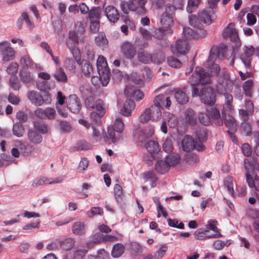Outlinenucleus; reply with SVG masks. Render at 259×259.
Segmentation results:
<instances>
[{
    "mask_svg": "<svg viewBox=\"0 0 259 259\" xmlns=\"http://www.w3.org/2000/svg\"><path fill=\"white\" fill-rule=\"evenodd\" d=\"M147 0H129L125 3L121 2L120 8L124 14H127L130 10L137 11L140 15H144L146 13L145 5Z\"/></svg>",
    "mask_w": 259,
    "mask_h": 259,
    "instance_id": "f257e3e1",
    "label": "nucleus"
},
{
    "mask_svg": "<svg viewBox=\"0 0 259 259\" xmlns=\"http://www.w3.org/2000/svg\"><path fill=\"white\" fill-rule=\"evenodd\" d=\"M189 83L192 86H195L199 83L208 84L211 82L210 75L200 67H196L195 71L190 77Z\"/></svg>",
    "mask_w": 259,
    "mask_h": 259,
    "instance_id": "f03ea898",
    "label": "nucleus"
},
{
    "mask_svg": "<svg viewBox=\"0 0 259 259\" xmlns=\"http://www.w3.org/2000/svg\"><path fill=\"white\" fill-rule=\"evenodd\" d=\"M97 67L100 80L103 86H106L110 79V72L106 58L99 56L97 61Z\"/></svg>",
    "mask_w": 259,
    "mask_h": 259,
    "instance_id": "7ed1b4c3",
    "label": "nucleus"
},
{
    "mask_svg": "<svg viewBox=\"0 0 259 259\" xmlns=\"http://www.w3.org/2000/svg\"><path fill=\"white\" fill-rule=\"evenodd\" d=\"M164 101V98L163 95H159L154 98V104L148 108L149 110L150 115H151L152 120L157 121L161 117L160 108L162 107V103Z\"/></svg>",
    "mask_w": 259,
    "mask_h": 259,
    "instance_id": "20e7f679",
    "label": "nucleus"
},
{
    "mask_svg": "<svg viewBox=\"0 0 259 259\" xmlns=\"http://www.w3.org/2000/svg\"><path fill=\"white\" fill-rule=\"evenodd\" d=\"M189 44L186 39H178L175 44L171 45V53L178 57L186 54L189 51Z\"/></svg>",
    "mask_w": 259,
    "mask_h": 259,
    "instance_id": "39448f33",
    "label": "nucleus"
},
{
    "mask_svg": "<svg viewBox=\"0 0 259 259\" xmlns=\"http://www.w3.org/2000/svg\"><path fill=\"white\" fill-rule=\"evenodd\" d=\"M217 51L216 49H211L209 56L204 64V66L209 69L211 75H217L220 70L219 65L214 63L217 58L215 53Z\"/></svg>",
    "mask_w": 259,
    "mask_h": 259,
    "instance_id": "423d86ee",
    "label": "nucleus"
},
{
    "mask_svg": "<svg viewBox=\"0 0 259 259\" xmlns=\"http://www.w3.org/2000/svg\"><path fill=\"white\" fill-rule=\"evenodd\" d=\"M200 99L206 105L214 104L216 100L214 90L209 87L202 88L201 90Z\"/></svg>",
    "mask_w": 259,
    "mask_h": 259,
    "instance_id": "0eeeda50",
    "label": "nucleus"
},
{
    "mask_svg": "<svg viewBox=\"0 0 259 259\" xmlns=\"http://www.w3.org/2000/svg\"><path fill=\"white\" fill-rule=\"evenodd\" d=\"M243 52L241 54L240 58L246 68H250L252 57L255 53V48L252 46H244L242 48Z\"/></svg>",
    "mask_w": 259,
    "mask_h": 259,
    "instance_id": "6e6552de",
    "label": "nucleus"
},
{
    "mask_svg": "<svg viewBox=\"0 0 259 259\" xmlns=\"http://www.w3.org/2000/svg\"><path fill=\"white\" fill-rule=\"evenodd\" d=\"M198 16L204 24L209 25L216 18L213 8L208 7L199 12Z\"/></svg>",
    "mask_w": 259,
    "mask_h": 259,
    "instance_id": "1a4fd4ad",
    "label": "nucleus"
},
{
    "mask_svg": "<svg viewBox=\"0 0 259 259\" xmlns=\"http://www.w3.org/2000/svg\"><path fill=\"white\" fill-rule=\"evenodd\" d=\"M233 88V83L228 78L222 77L220 78L217 85L216 90L219 94H223L226 92H231Z\"/></svg>",
    "mask_w": 259,
    "mask_h": 259,
    "instance_id": "9d476101",
    "label": "nucleus"
},
{
    "mask_svg": "<svg viewBox=\"0 0 259 259\" xmlns=\"http://www.w3.org/2000/svg\"><path fill=\"white\" fill-rule=\"evenodd\" d=\"M222 35L224 38H229L231 41L236 44L240 42L238 32L235 28L234 24L232 23H229L228 26L225 28Z\"/></svg>",
    "mask_w": 259,
    "mask_h": 259,
    "instance_id": "9b49d317",
    "label": "nucleus"
},
{
    "mask_svg": "<svg viewBox=\"0 0 259 259\" xmlns=\"http://www.w3.org/2000/svg\"><path fill=\"white\" fill-rule=\"evenodd\" d=\"M173 157L167 156L165 160H158L155 164V168L156 171L161 174L166 173L169 170L170 164H174L172 162Z\"/></svg>",
    "mask_w": 259,
    "mask_h": 259,
    "instance_id": "f8f14e48",
    "label": "nucleus"
},
{
    "mask_svg": "<svg viewBox=\"0 0 259 259\" xmlns=\"http://www.w3.org/2000/svg\"><path fill=\"white\" fill-rule=\"evenodd\" d=\"M121 52L124 57L127 59H133L137 54L136 49L134 45L127 41H124L121 45Z\"/></svg>",
    "mask_w": 259,
    "mask_h": 259,
    "instance_id": "ddd939ff",
    "label": "nucleus"
},
{
    "mask_svg": "<svg viewBox=\"0 0 259 259\" xmlns=\"http://www.w3.org/2000/svg\"><path fill=\"white\" fill-rule=\"evenodd\" d=\"M84 104L88 109L90 110L96 109L97 111H103V107L105 106L103 100L99 99L95 101V98L92 96L85 99Z\"/></svg>",
    "mask_w": 259,
    "mask_h": 259,
    "instance_id": "4468645a",
    "label": "nucleus"
},
{
    "mask_svg": "<svg viewBox=\"0 0 259 259\" xmlns=\"http://www.w3.org/2000/svg\"><path fill=\"white\" fill-rule=\"evenodd\" d=\"M35 116L40 119H53L55 117L56 111L54 108L48 107L45 109L37 108L34 112Z\"/></svg>",
    "mask_w": 259,
    "mask_h": 259,
    "instance_id": "2eb2a0df",
    "label": "nucleus"
},
{
    "mask_svg": "<svg viewBox=\"0 0 259 259\" xmlns=\"http://www.w3.org/2000/svg\"><path fill=\"white\" fill-rule=\"evenodd\" d=\"M68 108L73 113H77L81 109L79 99L75 95H70L68 101Z\"/></svg>",
    "mask_w": 259,
    "mask_h": 259,
    "instance_id": "dca6fc26",
    "label": "nucleus"
},
{
    "mask_svg": "<svg viewBox=\"0 0 259 259\" xmlns=\"http://www.w3.org/2000/svg\"><path fill=\"white\" fill-rule=\"evenodd\" d=\"M104 13L110 22L115 23L119 19L120 15L118 10L113 6H108L106 7L105 9Z\"/></svg>",
    "mask_w": 259,
    "mask_h": 259,
    "instance_id": "f3484780",
    "label": "nucleus"
},
{
    "mask_svg": "<svg viewBox=\"0 0 259 259\" xmlns=\"http://www.w3.org/2000/svg\"><path fill=\"white\" fill-rule=\"evenodd\" d=\"M62 180L60 178L48 179L42 177L37 178L33 181L32 186L33 187H38L45 184H56L60 183Z\"/></svg>",
    "mask_w": 259,
    "mask_h": 259,
    "instance_id": "a211bd4d",
    "label": "nucleus"
},
{
    "mask_svg": "<svg viewBox=\"0 0 259 259\" xmlns=\"http://www.w3.org/2000/svg\"><path fill=\"white\" fill-rule=\"evenodd\" d=\"M211 49H216L217 51L215 53L217 58H223L226 59H229L232 58L234 54V49L232 48H229L226 46L218 48V47H213Z\"/></svg>",
    "mask_w": 259,
    "mask_h": 259,
    "instance_id": "6ab92c4d",
    "label": "nucleus"
},
{
    "mask_svg": "<svg viewBox=\"0 0 259 259\" xmlns=\"http://www.w3.org/2000/svg\"><path fill=\"white\" fill-rule=\"evenodd\" d=\"M181 145L182 149L184 151L189 152L195 149V141L191 136L186 135L182 141Z\"/></svg>",
    "mask_w": 259,
    "mask_h": 259,
    "instance_id": "aec40b11",
    "label": "nucleus"
},
{
    "mask_svg": "<svg viewBox=\"0 0 259 259\" xmlns=\"http://www.w3.org/2000/svg\"><path fill=\"white\" fill-rule=\"evenodd\" d=\"M27 97L31 103L36 106H40L45 102L42 96L36 91H31L28 92Z\"/></svg>",
    "mask_w": 259,
    "mask_h": 259,
    "instance_id": "412c9836",
    "label": "nucleus"
},
{
    "mask_svg": "<svg viewBox=\"0 0 259 259\" xmlns=\"http://www.w3.org/2000/svg\"><path fill=\"white\" fill-rule=\"evenodd\" d=\"M246 181L249 188L255 191H259V177L255 174L245 176Z\"/></svg>",
    "mask_w": 259,
    "mask_h": 259,
    "instance_id": "4be33fe9",
    "label": "nucleus"
},
{
    "mask_svg": "<svg viewBox=\"0 0 259 259\" xmlns=\"http://www.w3.org/2000/svg\"><path fill=\"white\" fill-rule=\"evenodd\" d=\"M107 132L108 136L106 135L103 136L106 142H109V140L111 139L113 143H115L121 137L120 133H116V130L113 126L109 127Z\"/></svg>",
    "mask_w": 259,
    "mask_h": 259,
    "instance_id": "5701e85b",
    "label": "nucleus"
},
{
    "mask_svg": "<svg viewBox=\"0 0 259 259\" xmlns=\"http://www.w3.org/2000/svg\"><path fill=\"white\" fill-rule=\"evenodd\" d=\"M184 119L188 124L195 125L197 123V118L194 110L191 108L186 109L184 112Z\"/></svg>",
    "mask_w": 259,
    "mask_h": 259,
    "instance_id": "b1692460",
    "label": "nucleus"
},
{
    "mask_svg": "<svg viewBox=\"0 0 259 259\" xmlns=\"http://www.w3.org/2000/svg\"><path fill=\"white\" fill-rule=\"evenodd\" d=\"M135 103L133 100H126L123 104V108L121 109V113L125 116H129L131 112L135 108Z\"/></svg>",
    "mask_w": 259,
    "mask_h": 259,
    "instance_id": "393cba45",
    "label": "nucleus"
},
{
    "mask_svg": "<svg viewBox=\"0 0 259 259\" xmlns=\"http://www.w3.org/2000/svg\"><path fill=\"white\" fill-rule=\"evenodd\" d=\"M207 112L210 118H211L215 124L221 126L223 124V120L221 117L220 111L215 108H211Z\"/></svg>",
    "mask_w": 259,
    "mask_h": 259,
    "instance_id": "a878e982",
    "label": "nucleus"
},
{
    "mask_svg": "<svg viewBox=\"0 0 259 259\" xmlns=\"http://www.w3.org/2000/svg\"><path fill=\"white\" fill-rule=\"evenodd\" d=\"M19 77L20 80L25 84H28L33 81V77L30 72L24 68L21 69L19 71Z\"/></svg>",
    "mask_w": 259,
    "mask_h": 259,
    "instance_id": "bb28decb",
    "label": "nucleus"
},
{
    "mask_svg": "<svg viewBox=\"0 0 259 259\" xmlns=\"http://www.w3.org/2000/svg\"><path fill=\"white\" fill-rule=\"evenodd\" d=\"M27 136L30 141L33 144H38L42 142V136L40 133L37 132L35 130H28L27 132Z\"/></svg>",
    "mask_w": 259,
    "mask_h": 259,
    "instance_id": "cd10ccee",
    "label": "nucleus"
},
{
    "mask_svg": "<svg viewBox=\"0 0 259 259\" xmlns=\"http://www.w3.org/2000/svg\"><path fill=\"white\" fill-rule=\"evenodd\" d=\"M145 147L148 152L152 155L157 153L160 151L158 143L154 140L148 141L145 144Z\"/></svg>",
    "mask_w": 259,
    "mask_h": 259,
    "instance_id": "c85d7f7f",
    "label": "nucleus"
},
{
    "mask_svg": "<svg viewBox=\"0 0 259 259\" xmlns=\"http://www.w3.org/2000/svg\"><path fill=\"white\" fill-rule=\"evenodd\" d=\"M83 37L79 38L75 31H70L69 33L68 39L66 42L67 48H72V46H76L79 40L81 41Z\"/></svg>",
    "mask_w": 259,
    "mask_h": 259,
    "instance_id": "c756f323",
    "label": "nucleus"
},
{
    "mask_svg": "<svg viewBox=\"0 0 259 259\" xmlns=\"http://www.w3.org/2000/svg\"><path fill=\"white\" fill-rule=\"evenodd\" d=\"M138 133V140L139 142L143 143L144 142L145 139H147L151 137L154 133V130L153 128H150L148 130L147 129L140 130L137 131Z\"/></svg>",
    "mask_w": 259,
    "mask_h": 259,
    "instance_id": "7c9ffc66",
    "label": "nucleus"
},
{
    "mask_svg": "<svg viewBox=\"0 0 259 259\" xmlns=\"http://www.w3.org/2000/svg\"><path fill=\"white\" fill-rule=\"evenodd\" d=\"M53 76L58 82L65 83L68 81L67 76L61 67L56 70Z\"/></svg>",
    "mask_w": 259,
    "mask_h": 259,
    "instance_id": "2f4dec72",
    "label": "nucleus"
},
{
    "mask_svg": "<svg viewBox=\"0 0 259 259\" xmlns=\"http://www.w3.org/2000/svg\"><path fill=\"white\" fill-rule=\"evenodd\" d=\"M3 60L8 62L13 60L15 57V51L12 48L6 47L2 51Z\"/></svg>",
    "mask_w": 259,
    "mask_h": 259,
    "instance_id": "473e14b6",
    "label": "nucleus"
},
{
    "mask_svg": "<svg viewBox=\"0 0 259 259\" xmlns=\"http://www.w3.org/2000/svg\"><path fill=\"white\" fill-rule=\"evenodd\" d=\"M224 120L225 124L228 128V131H236V121L232 115L225 116Z\"/></svg>",
    "mask_w": 259,
    "mask_h": 259,
    "instance_id": "72a5a7b5",
    "label": "nucleus"
},
{
    "mask_svg": "<svg viewBox=\"0 0 259 259\" xmlns=\"http://www.w3.org/2000/svg\"><path fill=\"white\" fill-rule=\"evenodd\" d=\"M73 234L77 235H82L85 233L84 225L82 222H76L74 223L72 227Z\"/></svg>",
    "mask_w": 259,
    "mask_h": 259,
    "instance_id": "f704fd0d",
    "label": "nucleus"
},
{
    "mask_svg": "<svg viewBox=\"0 0 259 259\" xmlns=\"http://www.w3.org/2000/svg\"><path fill=\"white\" fill-rule=\"evenodd\" d=\"M189 23L191 26L198 29H202L203 26V22L198 16L195 15H191L189 17Z\"/></svg>",
    "mask_w": 259,
    "mask_h": 259,
    "instance_id": "c9c22d12",
    "label": "nucleus"
},
{
    "mask_svg": "<svg viewBox=\"0 0 259 259\" xmlns=\"http://www.w3.org/2000/svg\"><path fill=\"white\" fill-rule=\"evenodd\" d=\"M124 250V246L122 243H116L113 246L111 255L113 257H119L123 253Z\"/></svg>",
    "mask_w": 259,
    "mask_h": 259,
    "instance_id": "e433bc0d",
    "label": "nucleus"
},
{
    "mask_svg": "<svg viewBox=\"0 0 259 259\" xmlns=\"http://www.w3.org/2000/svg\"><path fill=\"white\" fill-rule=\"evenodd\" d=\"M161 27L165 29H170V27L173 23V17L162 14L160 19Z\"/></svg>",
    "mask_w": 259,
    "mask_h": 259,
    "instance_id": "4c0bfd02",
    "label": "nucleus"
},
{
    "mask_svg": "<svg viewBox=\"0 0 259 259\" xmlns=\"http://www.w3.org/2000/svg\"><path fill=\"white\" fill-rule=\"evenodd\" d=\"M82 71L87 77H90L93 73V68L92 64L87 61L83 60L81 63Z\"/></svg>",
    "mask_w": 259,
    "mask_h": 259,
    "instance_id": "58836bf2",
    "label": "nucleus"
},
{
    "mask_svg": "<svg viewBox=\"0 0 259 259\" xmlns=\"http://www.w3.org/2000/svg\"><path fill=\"white\" fill-rule=\"evenodd\" d=\"M103 111H98L99 113H96L95 112H92L91 114V118L92 121L97 125H100L102 122L101 117L104 115L105 113V107H103Z\"/></svg>",
    "mask_w": 259,
    "mask_h": 259,
    "instance_id": "ea45409f",
    "label": "nucleus"
},
{
    "mask_svg": "<svg viewBox=\"0 0 259 259\" xmlns=\"http://www.w3.org/2000/svg\"><path fill=\"white\" fill-rule=\"evenodd\" d=\"M13 134L17 137H21L25 133V128L20 122L15 123L12 128Z\"/></svg>",
    "mask_w": 259,
    "mask_h": 259,
    "instance_id": "a19ab883",
    "label": "nucleus"
},
{
    "mask_svg": "<svg viewBox=\"0 0 259 259\" xmlns=\"http://www.w3.org/2000/svg\"><path fill=\"white\" fill-rule=\"evenodd\" d=\"M138 58L139 61L142 63L147 64L152 61L153 57L150 53L142 51L138 52Z\"/></svg>",
    "mask_w": 259,
    "mask_h": 259,
    "instance_id": "79ce46f5",
    "label": "nucleus"
},
{
    "mask_svg": "<svg viewBox=\"0 0 259 259\" xmlns=\"http://www.w3.org/2000/svg\"><path fill=\"white\" fill-rule=\"evenodd\" d=\"M224 185L225 188L227 189L228 193L232 196H234V188H233V178L230 176H228L224 179Z\"/></svg>",
    "mask_w": 259,
    "mask_h": 259,
    "instance_id": "37998d69",
    "label": "nucleus"
},
{
    "mask_svg": "<svg viewBox=\"0 0 259 259\" xmlns=\"http://www.w3.org/2000/svg\"><path fill=\"white\" fill-rule=\"evenodd\" d=\"M177 101L180 104H186L188 102V98L185 93L182 90H178L175 93Z\"/></svg>",
    "mask_w": 259,
    "mask_h": 259,
    "instance_id": "c03bdc74",
    "label": "nucleus"
},
{
    "mask_svg": "<svg viewBox=\"0 0 259 259\" xmlns=\"http://www.w3.org/2000/svg\"><path fill=\"white\" fill-rule=\"evenodd\" d=\"M253 80L248 79L245 81L242 84V89L246 96L249 97L252 94V88L253 87Z\"/></svg>",
    "mask_w": 259,
    "mask_h": 259,
    "instance_id": "a18cd8bd",
    "label": "nucleus"
},
{
    "mask_svg": "<svg viewBox=\"0 0 259 259\" xmlns=\"http://www.w3.org/2000/svg\"><path fill=\"white\" fill-rule=\"evenodd\" d=\"M168 65L172 68H180L182 67V63L179 59L174 56H169L167 58Z\"/></svg>",
    "mask_w": 259,
    "mask_h": 259,
    "instance_id": "49530a36",
    "label": "nucleus"
},
{
    "mask_svg": "<svg viewBox=\"0 0 259 259\" xmlns=\"http://www.w3.org/2000/svg\"><path fill=\"white\" fill-rule=\"evenodd\" d=\"M20 64L22 65V68H25L26 67H32L34 64L33 60L30 58V56L28 55L24 56L21 58L20 61Z\"/></svg>",
    "mask_w": 259,
    "mask_h": 259,
    "instance_id": "de8ad7c7",
    "label": "nucleus"
},
{
    "mask_svg": "<svg viewBox=\"0 0 259 259\" xmlns=\"http://www.w3.org/2000/svg\"><path fill=\"white\" fill-rule=\"evenodd\" d=\"M89 18L90 21L99 20L100 10L99 7H95L89 12Z\"/></svg>",
    "mask_w": 259,
    "mask_h": 259,
    "instance_id": "09e8293b",
    "label": "nucleus"
},
{
    "mask_svg": "<svg viewBox=\"0 0 259 259\" xmlns=\"http://www.w3.org/2000/svg\"><path fill=\"white\" fill-rule=\"evenodd\" d=\"M201 0H188L187 6V11L189 13H192L195 11L198 7Z\"/></svg>",
    "mask_w": 259,
    "mask_h": 259,
    "instance_id": "8fccbe9b",
    "label": "nucleus"
},
{
    "mask_svg": "<svg viewBox=\"0 0 259 259\" xmlns=\"http://www.w3.org/2000/svg\"><path fill=\"white\" fill-rule=\"evenodd\" d=\"M256 160H253L251 162L248 159L245 158L244 160V166L245 169V176L251 174V172L255 168L254 163H255Z\"/></svg>",
    "mask_w": 259,
    "mask_h": 259,
    "instance_id": "3c124183",
    "label": "nucleus"
},
{
    "mask_svg": "<svg viewBox=\"0 0 259 259\" xmlns=\"http://www.w3.org/2000/svg\"><path fill=\"white\" fill-rule=\"evenodd\" d=\"M75 243V241L70 238H67L62 241L61 244V247L65 250H69L72 249Z\"/></svg>",
    "mask_w": 259,
    "mask_h": 259,
    "instance_id": "603ef678",
    "label": "nucleus"
},
{
    "mask_svg": "<svg viewBox=\"0 0 259 259\" xmlns=\"http://www.w3.org/2000/svg\"><path fill=\"white\" fill-rule=\"evenodd\" d=\"M10 87L15 91H18L21 88L20 83L16 75H12L9 80Z\"/></svg>",
    "mask_w": 259,
    "mask_h": 259,
    "instance_id": "864d4df0",
    "label": "nucleus"
},
{
    "mask_svg": "<svg viewBox=\"0 0 259 259\" xmlns=\"http://www.w3.org/2000/svg\"><path fill=\"white\" fill-rule=\"evenodd\" d=\"M171 33V30L170 29H165L163 27H160L155 31L154 37L157 39H161L164 34Z\"/></svg>",
    "mask_w": 259,
    "mask_h": 259,
    "instance_id": "5fc2aeb1",
    "label": "nucleus"
},
{
    "mask_svg": "<svg viewBox=\"0 0 259 259\" xmlns=\"http://www.w3.org/2000/svg\"><path fill=\"white\" fill-rule=\"evenodd\" d=\"M167 121L168 125L171 128H175L178 123L177 117L172 114L168 113L167 115Z\"/></svg>",
    "mask_w": 259,
    "mask_h": 259,
    "instance_id": "6e6d98bb",
    "label": "nucleus"
},
{
    "mask_svg": "<svg viewBox=\"0 0 259 259\" xmlns=\"http://www.w3.org/2000/svg\"><path fill=\"white\" fill-rule=\"evenodd\" d=\"M96 44L101 47H106L108 44V40L103 34H99L95 38Z\"/></svg>",
    "mask_w": 259,
    "mask_h": 259,
    "instance_id": "4d7b16f0",
    "label": "nucleus"
},
{
    "mask_svg": "<svg viewBox=\"0 0 259 259\" xmlns=\"http://www.w3.org/2000/svg\"><path fill=\"white\" fill-rule=\"evenodd\" d=\"M240 128L242 132H243L246 136H249L252 134L251 124L250 122L244 121L241 123Z\"/></svg>",
    "mask_w": 259,
    "mask_h": 259,
    "instance_id": "13d9d810",
    "label": "nucleus"
},
{
    "mask_svg": "<svg viewBox=\"0 0 259 259\" xmlns=\"http://www.w3.org/2000/svg\"><path fill=\"white\" fill-rule=\"evenodd\" d=\"M198 118L200 122L204 125H208L210 123V117L206 113L200 112Z\"/></svg>",
    "mask_w": 259,
    "mask_h": 259,
    "instance_id": "bf43d9fd",
    "label": "nucleus"
},
{
    "mask_svg": "<svg viewBox=\"0 0 259 259\" xmlns=\"http://www.w3.org/2000/svg\"><path fill=\"white\" fill-rule=\"evenodd\" d=\"M71 51L74 59L79 64L80 61L81 54L79 49L76 46H72V48H68Z\"/></svg>",
    "mask_w": 259,
    "mask_h": 259,
    "instance_id": "052dcab7",
    "label": "nucleus"
},
{
    "mask_svg": "<svg viewBox=\"0 0 259 259\" xmlns=\"http://www.w3.org/2000/svg\"><path fill=\"white\" fill-rule=\"evenodd\" d=\"M64 65L66 68L70 71L75 72L76 70L75 63L73 59L71 58H67L64 62Z\"/></svg>",
    "mask_w": 259,
    "mask_h": 259,
    "instance_id": "680f3d73",
    "label": "nucleus"
},
{
    "mask_svg": "<svg viewBox=\"0 0 259 259\" xmlns=\"http://www.w3.org/2000/svg\"><path fill=\"white\" fill-rule=\"evenodd\" d=\"M84 52L89 60H93L95 58V52L92 46L90 44H87L84 48Z\"/></svg>",
    "mask_w": 259,
    "mask_h": 259,
    "instance_id": "e2e57ef3",
    "label": "nucleus"
},
{
    "mask_svg": "<svg viewBox=\"0 0 259 259\" xmlns=\"http://www.w3.org/2000/svg\"><path fill=\"white\" fill-rule=\"evenodd\" d=\"M112 126L116 130V133H121L123 130L124 125L121 119L118 118L116 119L114 125Z\"/></svg>",
    "mask_w": 259,
    "mask_h": 259,
    "instance_id": "0e129e2a",
    "label": "nucleus"
},
{
    "mask_svg": "<svg viewBox=\"0 0 259 259\" xmlns=\"http://www.w3.org/2000/svg\"><path fill=\"white\" fill-rule=\"evenodd\" d=\"M103 213V210L102 208L94 207L87 212V214L89 218H93L95 215H102Z\"/></svg>",
    "mask_w": 259,
    "mask_h": 259,
    "instance_id": "69168bd1",
    "label": "nucleus"
},
{
    "mask_svg": "<svg viewBox=\"0 0 259 259\" xmlns=\"http://www.w3.org/2000/svg\"><path fill=\"white\" fill-rule=\"evenodd\" d=\"M76 147L79 150H87L91 149L93 146L85 141H80L77 143Z\"/></svg>",
    "mask_w": 259,
    "mask_h": 259,
    "instance_id": "338daca9",
    "label": "nucleus"
},
{
    "mask_svg": "<svg viewBox=\"0 0 259 259\" xmlns=\"http://www.w3.org/2000/svg\"><path fill=\"white\" fill-rule=\"evenodd\" d=\"M252 135L254 142L255 143V146L254 148V152L257 155L259 156V132L254 131L252 133Z\"/></svg>",
    "mask_w": 259,
    "mask_h": 259,
    "instance_id": "774afa93",
    "label": "nucleus"
}]
</instances>
